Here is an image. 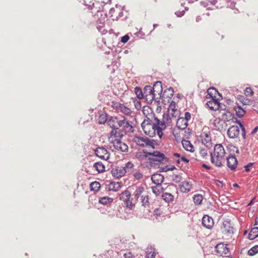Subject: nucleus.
I'll return each mask as SVG.
<instances>
[{
	"label": "nucleus",
	"instance_id": "obj_18",
	"mask_svg": "<svg viewBox=\"0 0 258 258\" xmlns=\"http://www.w3.org/2000/svg\"><path fill=\"white\" fill-rule=\"evenodd\" d=\"M207 106L212 110H217L220 107V103L216 99L212 98L211 100L207 102Z\"/></svg>",
	"mask_w": 258,
	"mask_h": 258
},
{
	"label": "nucleus",
	"instance_id": "obj_20",
	"mask_svg": "<svg viewBox=\"0 0 258 258\" xmlns=\"http://www.w3.org/2000/svg\"><path fill=\"white\" fill-rule=\"evenodd\" d=\"M164 179V176L159 173H155L152 175L151 180L157 185H161Z\"/></svg>",
	"mask_w": 258,
	"mask_h": 258
},
{
	"label": "nucleus",
	"instance_id": "obj_54",
	"mask_svg": "<svg viewBox=\"0 0 258 258\" xmlns=\"http://www.w3.org/2000/svg\"><path fill=\"white\" fill-rule=\"evenodd\" d=\"M200 154L202 155V157H205L207 155V151L205 149H201L200 150Z\"/></svg>",
	"mask_w": 258,
	"mask_h": 258
},
{
	"label": "nucleus",
	"instance_id": "obj_49",
	"mask_svg": "<svg viewBox=\"0 0 258 258\" xmlns=\"http://www.w3.org/2000/svg\"><path fill=\"white\" fill-rule=\"evenodd\" d=\"M181 179L182 178L179 175L173 174L172 176V180L176 183L180 182Z\"/></svg>",
	"mask_w": 258,
	"mask_h": 258
},
{
	"label": "nucleus",
	"instance_id": "obj_57",
	"mask_svg": "<svg viewBox=\"0 0 258 258\" xmlns=\"http://www.w3.org/2000/svg\"><path fill=\"white\" fill-rule=\"evenodd\" d=\"M216 184L219 187H222L223 185V182L219 180H216Z\"/></svg>",
	"mask_w": 258,
	"mask_h": 258
},
{
	"label": "nucleus",
	"instance_id": "obj_62",
	"mask_svg": "<svg viewBox=\"0 0 258 258\" xmlns=\"http://www.w3.org/2000/svg\"><path fill=\"white\" fill-rule=\"evenodd\" d=\"M258 130V126H256L251 132L252 134H254L256 133L257 131Z\"/></svg>",
	"mask_w": 258,
	"mask_h": 258
},
{
	"label": "nucleus",
	"instance_id": "obj_22",
	"mask_svg": "<svg viewBox=\"0 0 258 258\" xmlns=\"http://www.w3.org/2000/svg\"><path fill=\"white\" fill-rule=\"evenodd\" d=\"M110 134L111 137H113L115 139H117L120 140L125 134L123 131L117 127L116 129L112 130Z\"/></svg>",
	"mask_w": 258,
	"mask_h": 258
},
{
	"label": "nucleus",
	"instance_id": "obj_35",
	"mask_svg": "<svg viewBox=\"0 0 258 258\" xmlns=\"http://www.w3.org/2000/svg\"><path fill=\"white\" fill-rule=\"evenodd\" d=\"M114 118H118L117 117L111 116L107 121L108 125L112 128V130L116 129L117 126V124L116 123V121Z\"/></svg>",
	"mask_w": 258,
	"mask_h": 258
},
{
	"label": "nucleus",
	"instance_id": "obj_7",
	"mask_svg": "<svg viewBox=\"0 0 258 258\" xmlns=\"http://www.w3.org/2000/svg\"><path fill=\"white\" fill-rule=\"evenodd\" d=\"M131 194L128 190H125L119 195V199L122 201L126 208L132 209L135 205L134 199L130 200Z\"/></svg>",
	"mask_w": 258,
	"mask_h": 258
},
{
	"label": "nucleus",
	"instance_id": "obj_55",
	"mask_svg": "<svg viewBox=\"0 0 258 258\" xmlns=\"http://www.w3.org/2000/svg\"><path fill=\"white\" fill-rule=\"evenodd\" d=\"M253 165V163H248L247 165H245L244 166V168L245 169V171L246 172H248L249 171V167L251 166L252 165Z\"/></svg>",
	"mask_w": 258,
	"mask_h": 258
},
{
	"label": "nucleus",
	"instance_id": "obj_42",
	"mask_svg": "<svg viewBox=\"0 0 258 258\" xmlns=\"http://www.w3.org/2000/svg\"><path fill=\"white\" fill-rule=\"evenodd\" d=\"M134 165L131 162H128L125 165L124 167H123L125 170V173H131L133 171Z\"/></svg>",
	"mask_w": 258,
	"mask_h": 258
},
{
	"label": "nucleus",
	"instance_id": "obj_46",
	"mask_svg": "<svg viewBox=\"0 0 258 258\" xmlns=\"http://www.w3.org/2000/svg\"><path fill=\"white\" fill-rule=\"evenodd\" d=\"M258 252V245H255L248 251V254L250 256L254 255Z\"/></svg>",
	"mask_w": 258,
	"mask_h": 258
},
{
	"label": "nucleus",
	"instance_id": "obj_56",
	"mask_svg": "<svg viewBox=\"0 0 258 258\" xmlns=\"http://www.w3.org/2000/svg\"><path fill=\"white\" fill-rule=\"evenodd\" d=\"M184 11H177L175 13V15L177 16V17H181L182 16L184 15Z\"/></svg>",
	"mask_w": 258,
	"mask_h": 258
},
{
	"label": "nucleus",
	"instance_id": "obj_38",
	"mask_svg": "<svg viewBox=\"0 0 258 258\" xmlns=\"http://www.w3.org/2000/svg\"><path fill=\"white\" fill-rule=\"evenodd\" d=\"M175 103L173 102V103H171L169 108L168 110L169 115H170L172 117L175 116V113L177 112V110L175 109Z\"/></svg>",
	"mask_w": 258,
	"mask_h": 258
},
{
	"label": "nucleus",
	"instance_id": "obj_9",
	"mask_svg": "<svg viewBox=\"0 0 258 258\" xmlns=\"http://www.w3.org/2000/svg\"><path fill=\"white\" fill-rule=\"evenodd\" d=\"M202 143L208 148L212 147L211 137L209 132H203L201 134Z\"/></svg>",
	"mask_w": 258,
	"mask_h": 258
},
{
	"label": "nucleus",
	"instance_id": "obj_28",
	"mask_svg": "<svg viewBox=\"0 0 258 258\" xmlns=\"http://www.w3.org/2000/svg\"><path fill=\"white\" fill-rule=\"evenodd\" d=\"M225 123L220 118H217L213 121V125L215 129L218 131H221L223 128V124Z\"/></svg>",
	"mask_w": 258,
	"mask_h": 258
},
{
	"label": "nucleus",
	"instance_id": "obj_52",
	"mask_svg": "<svg viewBox=\"0 0 258 258\" xmlns=\"http://www.w3.org/2000/svg\"><path fill=\"white\" fill-rule=\"evenodd\" d=\"M183 118L188 122L191 118V114L188 112H185L184 113V117Z\"/></svg>",
	"mask_w": 258,
	"mask_h": 258
},
{
	"label": "nucleus",
	"instance_id": "obj_39",
	"mask_svg": "<svg viewBox=\"0 0 258 258\" xmlns=\"http://www.w3.org/2000/svg\"><path fill=\"white\" fill-rule=\"evenodd\" d=\"M203 200L202 195L200 194L195 195L193 197L194 202L196 205H200Z\"/></svg>",
	"mask_w": 258,
	"mask_h": 258
},
{
	"label": "nucleus",
	"instance_id": "obj_4",
	"mask_svg": "<svg viewBox=\"0 0 258 258\" xmlns=\"http://www.w3.org/2000/svg\"><path fill=\"white\" fill-rule=\"evenodd\" d=\"M145 157L148 158L151 164H157L155 163L156 162L166 163L168 161V159L165 155L158 151L147 152Z\"/></svg>",
	"mask_w": 258,
	"mask_h": 258
},
{
	"label": "nucleus",
	"instance_id": "obj_8",
	"mask_svg": "<svg viewBox=\"0 0 258 258\" xmlns=\"http://www.w3.org/2000/svg\"><path fill=\"white\" fill-rule=\"evenodd\" d=\"M112 143L114 149L121 152H126L128 150L127 145L120 141L119 139H115L112 141Z\"/></svg>",
	"mask_w": 258,
	"mask_h": 258
},
{
	"label": "nucleus",
	"instance_id": "obj_53",
	"mask_svg": "<svg viewBox=\"0 0 258 258\" xmlns=\"http://www.w3.org/2000/svg\"><path fill=\"white\" fill-rule=\"evenodd\" d=\"M129 36L127 35H125L121 38V41L122 43H126L129 40Z\"/></svg>",
	"mask_w": 258,
	"mask_h": 258
},
{
	"label": "nucleus",
	"instance_id": "obj_64",
	"mask_svg": "<svg viewBox=\"0 0 258 258\" xmlns=\"http://www.w3.org/2000/svg\"><path fill=\"white\" fill-rule=\"evenodd\" d=\"M202 167L207 169H210V167L209 166H208V165H207L206 164H203L202 165Z\"/></svg>",
	"mask_w": 258,
	"mask_h": 258
},
{
	"label": "nucleus",
	"instance_id": "obj_37",
	"mask_svg": "<svg viewBox=\"0 0 258 258\" xmlns=\"http://www.w3.org/2000/svg\"><path fill=\"white\" fill-rule=\"evenodd\" d=\"M163 200L167 203L173 201L174 197L170 193L165 192L162 195Z\"/></svg>",
	"mask_w": 258,
	"mask_h": 258
},
{
	"label": "nucleus",
	"instance_id": "obj_32",
	"mask_svg": "<svg viewBox=\"0 0 258 258\" xmlns=\"http://www.w3.org/2000/svg\"><path fill=\"white\" fill-rule=\"evenodd\" d=\"M234 108L236 111V115L239 117H242L245 113V109L239 105L235 106Z\"/></svg>",
	"mask_w": 258,
	"mask_h": 258
},
{
	"label": "nucleus",
	"instance_id": "obj_59",
	"mask_svg": "<svg viewBox=\"0 0 258 258\" xmlns=\"http://www.w3.org/2000/svg\"><path fill=\"white\" fill-rule=\"evenodd\" d=\"M155 256H156V254L155 252H153V253H148L147 254V257L148 258H155Z\"/></svg>",
	"mask_w": 258,
	"mask_h": 258
},
{
	"label": "nucleus",
	"instance_id": "obj_48",
	"mask_svg": "<svg viewBox=\"0 0 258 258\" xmlns=\"http://www.w3.org/2000/svg\"><path fill=\"white\" fill-rule=\"evenodd\" d=\"M161 185H157L152 187V191L156 195H159L161 191Z\"/></svg>",
	"mask_w": 258,
	"mask_h": 258
},
{
	"label": "nucleus",
	"instance_id": "obj_5",
	"mask_svg": "<svg viewBox=\"0 0 258 258\" xmlns=\"http://www.w3.org/2000/svg\"><path fill=\"white\" fill-rule=\"evenodd\" d=\"M236 122L239 123V127L237 125H232L230 126L227 130V136L231 139L238 138L239 135L240 128L242 131V136L245 139L246 133L244 126L239 121L236 120Z\"/></svg>",
	"mask_w": 258,
	"mask_h": 258
},
{
	"label": "nucleus",
	"instance_id": "obj_50",
	"mask_svg": "<svg viewBox=\"0 0 258 258\" xmlns=\"http://www.w3.org/2000/svg\"><path fill=\"white\" fill-rule=\"evenodd\" d=\"M253 92L250 87H247L244 91V94L246 96H251L252 95Z\"/></svg>",
	"mask_w": 258,
	"mask_h": 258
},
{
	"label": "nucleus",
	"instance_id": "obj_21",
	"mask_svg": "<svg viewBox=\"0 0 258 258\" xmlns=\"http://www.w3.org/2000/svg\"><path fill=\"white\" fill-rule=\"evenodd\" d=\"M179 188L181 192L186 193L190 190L191 184L188 181H182L179 185Z\"/></svg>",
	"mask_w": 258,
	"mask_h": 258
},
{
	"label": "nucleus",
	"instance_id": "obj_10",
	"mask_svg": "<svg viewBox=\"0 0 258 258\" xmlns=\"http://www.w3.org/2000/svg\"><path fill=\"white\" fill-rule=\"evenodd\" d=\"M95 154L100 158L104 160H107L109 159V153L107 149L103 147H98L95 151Z\"/></svg>",
	"mask_w": 258,
	"mask_h": 258
},
{
	"label": "nucleus",
	"instance_id": "obj_1",
	"mask_svg": "<svg viewBox=\"0 0 258 258\" xmlns=\"http://www.w3.org/2000/svg\"><path fill=\"white\" fill-rule=\"evenodd\" d=\"M143 112L146 116L141 124L145 134L150 137H153L157 134L161 139L163 136L162 131L166 127L165 123L156 117L152 109L148 106L144 107Z\"/></svg>",
	"mask_w": 258,
	"mask_h": 258
},
{
	"label": "nucleus",
	"instance_id": "obj_51",
	"mask_svg": "<svg viewBox=\"0 0 258 258\" xmlns=\"http://www.w3.org/2000/svg\"><path fill=\"white\" fill-rule=\"evenodd\" d=\"M143 175L140 171H136L134 173V177L136 179L139 180L143 177Z\"/></svg>",
	"mask_w": 258,
	"mask_h": 258
},
{
	"label": "nucleus",
	"instance_id": "obj_40",
	"mask_svg": "<svg viewBox=\"0 0 258 258\" xmlns=\"http://www.w3.org/2000/svg\"><path fill=\"white\" fill-rule=\"evenodd\" d=\"M100 188V184L98 181H94L90 184V189L95 192L98 191Z\"/></svg>",
	"mask_w": 258,
	"mask_h": 258
},
{
	"label": "nucleus",
	"instance_id": "obj_60",
	"mask_svg": "<svg viewBox=\"0 0 258 258\" xmlns=\"http://www.w3.org/2000/svg\"><path fill=\"white\" fill-rule=\"evenodd\" d=\"M181 160L186 163L189 162V160L185 158L184 156H182L181 157Z\"/></svg>",
	"mask_w": 258,
	"mask_h": 258
},
{
	"label": "nucleus",
	"instance_id": "obj_2",
	"mask_svg": "<svg viewBox=\"0 0 258 258\" xmlns=\"http://www.w3.org/2000/svg\"><path fill=\"white\" fill-rule=\"evenodd\" d=\"M225 151L221 144H216L214 151L211 153V161L217 167H221L224 160Z\"/></svg>",
	"mask_w": 258,
	"mask_h": 258
},
{
	"label": "nucleus",
	"instance_id": "obj_47",
	"mask_svg": "<svg viewBox=\"0 0 258 258\" xmlns=\"http://www.w3.org/2000/svg\"><path fill=\"white\" fill-rule=\"evenodd\" d=\"M107 120V114L105 113H102L100 114L98 118V122L100 124H103Z\"/></svg>",
	"mask_w": 258,
	"mask_h": 258
},
{
	"label": "nucleus",
	"instance_id": "obj_11",
	"mask_svg": "<svg viewBox=\"0 0 258 258\" xmlns=\"http://www.w3.org/2000/svg\"><path fill=\"white\" fill-rule=\"evenodd\" d=\"M208 1L216 8H222L225 6L228 7V4L230 0H208Z\"/></svg>",
	"mask_w": 258,
	"mask_h": 258
},
{
	"label": "nucleus",
	"instance_id": "obj_61",
	"mask_svg": "<svg viewBox=\"0 0 258 258\" xmlns=\"http://www.w3.org/2000/svg\"><path fill=\"white\" fill-rule=\"evenodd\" d=\"M162 171L163 172H167L169 171V168L168 166H165L162 168Z\"/></svg>",
	"mask_w": 258,
	"mask_h": 258
},
{
	"label": "nucleus",
	"instance_id": "obj_16",
	"mask_svg": "<svg viewBox=\"0 0 258 258\" xmlns=\"http://www.w3.org/2000/svg\"><path fill=\"white\" fill-rule=\"evenodd\" d=\"M221 229L223 232H225L229 234L233 233V227L232 226L231 224L229 221H224L223 223Z\"/></svg>",
	"mask_w": 258,
	"mask_h": 258
},
{
	"label": "nucleus",
	"instance_id": "obj_29",
	"mask_svg": "<svg viewBox=\"0 0 258 258\" xmlns=\"http://www.w3.org/2000/svg\"><path fill=\"white\" fill-rule=\"evenodd\" d=\"M105 21V18L104 17L102 20H100L99 23H97V28L102 34H104L107 32V31L104 28Z\"/></svg>",
	"mask_w": 258,
	"mask_h": 258
},
{
	"label": "nucleus",
	"instance_id": "obj_26",
	"mask_svg": "<svg viewBox=\"0 0 258 258\" xmlns=\"http://www.w3.org/2000/svg\"><path fill=\"white\" fill-rule=\"evenodd\" d=\"M233 115L230 112L228 111H225L224 112L222 113L221 119L225 123L226 122L229 121L233 119Z\"/></svg>",
	"mask_w": 258,
	"mask_h": 258
},
{
	"label": "nucleus",
	"instance_id": "obj_34",
	"mask_svg": "<svg viewBox=\"0 0 258 258\" xmlns=\"http://www.w3.org/2000/svg\"><path fill=\"white\" fill-rule=\"evenodd\" d=\"M113 202V199L108 197H103L99 198V203L106 205L108 204H110Z\"/></svg>",
	"mask_w": 258,
	"mask_h": 258
},
{
	"label": "nucleus",
	"instance_id": "obj_6",
	"mask_svg": "<svg viewBox=\"0 0 258 258\" xmlns=\"http://www.w3.org/2000/svg\"><path fill=\"white\" fill-rule=\"evenodd\" d=\"M116 121V123L117 124L118 128H121V130L123 131L124 134L126 133H133L134 132L133 126L132 122L128 121V120L124 117H122L120 119L114 118Z\"/></svg>",
	"mask_w": 258,
	"mask_h": 258
},
{
	"label": "nucleus",
	"instance_id": "obj_63",
	"mask_svg": "<svg viewBox=\"0 0 258 258\" xmlns=\"http://www.w3.org/2000/svg\"><path fill=\"white\" fill-rule=\"evenodd\" d=\"M211 90H214L215 92L216 91V90L215 89H214V88H210L207 91L209 94H210L211 93Z\"/></svg>",
	"mask_w": 258,
	"mask_h": 258
},
{
	"label": "nucleus",
	"instance_id": "obj_13",
	"mask_svg": "<svg viewBox=\"0 0 258 258\" xmlns=\"http://www.w3.org/2000/svg\"><path fill=\"white\" fill-rule=\"evenodd\" d=\"M145 187L144 186L141 185L136 186V190L133 195L135 198V200H134L135 204L136 203V201L138 200L140 197H141L143 194H145Z\"/></svg>",
	"mask_w": 258,
	"mask_h": 258
},
{
	"label": "nucleus",
	"instance_id": "obj_44",
	"mask_svg": "<svg viewBox=\"0 0 258 258\" xmlns=\"http://www.w3.org/2000/svg\"><path fill=\"white\" fill-rule=\"evenodd\" d=\"M157 96L155 95V93L147 95L144 96L146 101L149 103H152V101L155 99Z\"/></svg>",
	"mask_w": 258,
	"mask_h": 258
},
{
	"label": "nucleus",
	"instance_id": "obj_33",
	"mask_svg": "<svg viewBox=\"0 0 258 258\" xmlns=\"http://www.w3.org/2000/svg\"><path fill=\"white\" fill-rule=\"evenodd\" d=\"M93 167L98 171V173H101L105 171V166L101 162H97L94 164Z\"/></svg>",
	"mask_w": 258,
	"mask_h": 258
},
{
	"label": "nucleus",
	"instance_id": "obj_19",
	"mask_svg": "<svg viewBox=\"0 0 258 258\" xmlns=\"http://www.w3.org/2000/svg\"><path fill=\"white\" fill-rule=\"evenodd\" d=\"M215 249L217 253L220 255L226 254L229 251V248L227 247V246L223 243L217 244L215 246Z\"/></svg>",
	"mask_w": 258,
	"mask_h": 258
},
{
	"label": "nucleus",
	"instance_id": "obj_24",
	"mask_svg": "<svg viewBox=\"0 0 258 258\" xmlns=\"http://www.w3.org/2000/svg\"><path fill=\"white\" fill-rule=\"evenodd\" d=\"M181 142L182 146L185 150L190 152H194V147L189 141L183 140Z\"/></svg>",
	"mask_w": 258,
	"mask_h": 258
},
{
	"label": "nucleus",
	"instance_id": "obj_36",
	"mask_svg": "<svg viewBox=\"0 0 258 258\" xmlns=\"http://www.w3.org/2000/svg\"><path fill=\"white\" fill-rule=\"evenodd\" d=\"M238 101L243 105H249L252 103V101L244 96H240L238 98Z\"/></svg>",
	"mask_w": 258,
	"mask_h": 258
},
{
	"label": "nucleus",
	"instance_id": "obj_25",
	"mask_svg": "<svg viewBox=\"0 0 258 258\" xmlns=\"http://www.w3.org/2000/svg\"><path fill=\"white\" fill-rule=\"evenodd\" d=\"M188 125V122L183 118V117H179L176 121L177 127L181 130L185 129Z\"/></svg>",
	"mask_w": 258,
	"mask_h": 258
},
{
	"label": "nucleus",
	"instance_id": "obj_14",
	"mask_svg": "<svg viewBox=\"0 0 258 258\" xmlns=\"http://www.w3.org/2000/svg\"><path fill=\"white\" fill-rule=\"evenodd\" d=\"M202 224L206 228L211 229L214 225L213 219L208 215H204L202 219Z\"/></svg>",
	"mask_w": 258,
	"mask_h": 258
},
{
	"label": "nucleus",
	"instance_id": "obj_41",
	"mask_svg": "<svg viewBox=\"0 0 258 258\" xmlns=\"http://www.w3.org/2000/svg\"><path fill=\"white\" fill-rule=\"evenodd\" d=\"M141 200L142 206L144 207L149 206V196L147 194H143L141 197Z\"/></svg>",
	"mask_w": 258,
	"mask_h": 258
},
{
	"label": "nucleus",
	"instance_id": "obj_15",
	"mask_svg": "<svg viewBox=\"0 0 258 258\" xmlns=\"http://www.w3.org/2000/svg\"><path fill=\"white\" fill-rule=\"evenodd\" d=\"M227 165L231 170H235L237 165V160L235 157L233 156H229L227 158Z\"/></svg>",
	"mask_w": 258,
	"mask_h": 258
},
{
	"label": "nucleus",
	"instance_id": "obj_58",
	"mask_svg": "<svg viewBox=\"0 0 258 258\" xmlns=\"http://www.w3.org/2000/svg\"><path fill=\"white\" fill-rule=\"evenodd\" d=\"M124 258H134L131 253L129 252L128 253H124Z\"/></svg>",
	"mask_w": 258,
	"mask_h": 258
},
{
	"label": "nucleus",
	"instance_id": "obj_31",
	"mask_svg": "<svg viewBox=\"0 0 258 258\" xmlns=\"http://www.w3.org/2000/svg\"><path fill=\"white\" fill-rule=\"evenodd\" d=\"M258 236V227L252 228L248 234V238L250 240L254 239Z\"/></svg>",
	"mask_w": 258,
	"mask_h": 258
},
{
	"label": "nucleus",
	"instance_id": "obj_45",
	"mask_svg": "<svg viewBox=\"0 0 258 258\" xmlns=\"http://www.w3.org/2000/svg\"><path fill=\"white\" fill-rule=\"evenodd\" d=\"M144 96L147 95L151 94L154 93V91L152 89V87L151 86L147 85L144 88Z\"/></svg>",
	"mask_w": 258,
	"mask_h": 258
},
{
	"label": "nucleus",
	"instance_id": "obj_43",
	"mask_svg": "<svg viewBox=\"0 0 258 258\" xmlns=\"http://www.w3.org/2000/svg\"><path fill=\"white\" fill-rule=\"evenodd\" d=\"M135 93L139 99L144 98V93L140 87H136L135 88Z\"/></svg>",
	"mask_w": 258,
	"mask_h": 258
},
{
	"label": "nucleus",
	"instance_id": "obj_30",
	"mask_svg": "<svg viewBox=\"0 0 258 258\" xmlns=\"http://www.w3.org/2000/svg\"><path fill=\"white\" fill-rule=\"evenodd\" d=\"M121 188V183L118 182H111L109 185V189L110 190L117 191Z\"/></svg>",
	"mask_w": 258,
	"mask_h": 258
},
{
	"label": "nucleus",
	"instance_id": "obj_3",
	"mask_svg": "<svg viewBox=\"0 0 258 258\" xmlns=\"http://www.w3.org/2000/svg\"><path fill=\"white\" fill-rule=\"evenodd\" d=\"M133 141L141 147H150L154 149L155 146L158 145L154 140L150 139L146 137H140L138 135H135Z\"/></svg>",
	"mask_w": 258,
	"mask_h": 258
},
{
	"label": "nucleus",
	"instance_id": "obj_27",
	"mask_svg": "<svg viewBox=\"0 0 258 258\" xmlns=\"http://www.w3.org/2000/svg\"><path fill=\"white\" fill-rule=\"evenodd\" d=\"M174 90L172 87L166 89L161 94V97L167 99H171L173 96Z\"/></svg>",
	"mask_w": 258,
	"mask_h": 258
},
{
	"label": "nucleus",
	"instance_id": "obj_12",
	"mask_svg": "<svg viewBox=\"0 0 258 258\" xmlns=\"http://www.w3.org/2000/svg\"><path fill=\"white\" fill-rule=\"evenodd\" d=\"M111 173L114 177L119 178L125 174V170L123 167L117 166L111 169Z\"/></svg>",
	"mask_w": 258,
	"mask_h": 258
},
{
	"label": "nucleus",
	"instance_id": "obj_23",
	"mask_svg": "<svg viewBox=\"0 0 258 258\" xmlns=\"http://www.w3.org/2000/svg\"><path fill=\"white\" fill-rule=\"evenodd\" d=\"M116 108L118 111H120L126 115H130L132 113L131 109L124 106L123 104H119L116 106Z\"/></svg>",
	"mask_w": 258,
	"mask_h": 258
},
{
	"label": "nucleus",
	"instance_id": "obj_17",
	"mask_svg": "<svg viewBox=\"0 0 258 258\" xmlns=\"http://www.w3.org/2000/svg\"><path fill=\"white\" fill-rule=\"evenodd\" d=\"M152 87L154 92L155 93V95L159 96L157 97V99L161 98L162 92V86L161 82L159 81L156 82L154 86Z\"/></svg>",
	"mask_w": 258,
	"mask_h": 258
}]
</instances>
